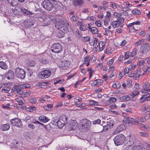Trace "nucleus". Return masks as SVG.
<instances>
[{"label":"nucleus","instance_id":"25","mask_svg":"<svg viewBox=\"0 0 150 150\" xmlns=\"http://www.w3.org/2000/svg\"><path fill=\"white\" fill-rule=\"evenodd\" d=\"M132 118L129 117L125 118L123 120V122L124 123H126L130 124L132 125Z\"/></svg>","mask_w":150,"mask_h":150},{"label":"nucleus","instance_id":"55","mask_svg":"<svg viewBox=\"0 0 150 150\" xmlns=\"http://www.w3.org/2000/svg\"><path fill=\"white\" fill-rule=\"evenodd\" d=\"M40 62L43 64H46L48 63V61L46 59L44 58L40 59Z\"/></svg>","mask_w":150,"mask_h":150},{"label":"nucleus","instance_id":"38","mask_svg":"<svg viewBox=\"0 0 150 150\" xmlns=\"http://www.w3.org/2000/svg\"><path fill=\"white\" fill-rule=\"evenodd\" d=\"M28 65L29 66H30L31 67L35 66V61L33 60H30V61L28 60Z\"/></svg>","mask_w":150,"mask_h":150},{"label":"nucleus","instance_id":"57","mask_svg":"<svg viewBox=\"0 0 150 150\" xmlns=\"http://www.w3.org/2000/svg\"><path fill=\"white\" fill-rule=\"evenodd\" d=\"M110 21V19H107L105 18V19L104 21V25H107L108 24L109 22Z\"/></svg>","mask_w":150,"mask_h":150},{"label":"nucleus","instance_id":"43","mask_svg":"<svg viewBox=\"0 0 150 150\" xmlns=\"http://www.w3.org/2000/svg\"><path fill=\"white\" fill-rule=\"evenodd\" d=\"M89 104L91 105H98L99 103L96 101L93 100H91L89 102Z\"/></svg>","mask_w":150,"mask_h":150},{"label":"nucleus","instance_id":"50","mask_svg":"<svg viewBox=\"0 0 150 150\" xmlns=\"http://www.w3.org/2000/svg\"><path fill=\"white\" fill-rule=\"evenodd\" d=\"M110 7L113 8L115 9L117 8V7L116 4L114 2H111L110 3Z\"/></svg>","mask_w":150,"mask_h":150},{"label":"nucleus","instance_id":"63","mask_svg":"<svg viewBox=\"0 0 150 150\" xmlns=\"http://www.w3.org/2000/svg\"><path fill=\"white\" fill-rule=\"evenodd\" d=\"M121 15V14L120 13H118L117 12H115L114 13V16L116 18H117L118 17H120Z\"/></svg>","mask_w":150,"mask_h":150},{"label":"nucleus","instance_id":"26","mask_svg":"<svg viewBox=\"0 0 150 150\" xmlns=\"http://www.w3.org/2000/svg\"><path fill=\"white\" fill-rule=\"evenodd\" d=\"M105 43L104 42L101 41L99 42L98 44L99 51H102L104 49L105 45Z\"/></svg>","mask_w":150,"mask_h":150},{"label":"nucleus","instance_id":"28","mask_svg":"<svg viewBox=\"0 0 150 150\" xmlns=\"http://www.w3.org/2000/svg\"><path fill=\"white\" fill-rule=\"evenodd\" d=\"M130 96L128 95L124 96L120 98V99L122 101H127L130 100Z\"/></svg>","mask_w":150,"mask_h":150},{"label":"nucleus","instance_id":"24","mask_svg":"<svg viewBox=\"0 0 150 150\" xmlns=\"http://www.w3.org/2000/svg\"><path fill=\"white\" fill-rule=\"evenodd\" d=\"M38 119L41 122H46L49 120L47 117L43 115L39 117Z\"/></svg>","mask_w":150,"mask_h":150},{"label":"nucleus","instance_id":"5","mask_svg":"<svg viewBox=\"0 0 150 150\" xmlns=\"http://www.w3.org/2000/svg\"><path fill=\"white\" fill-rule=\"evenodd\" d=\"M30 85L29 84H18L15 87V89L17 93L19 94L22 95L24 93L23 89L24 88H29Z\"/></svg>","mask_w":150,"mask_h":150},{"label":"nucleus","instance_id":"56","mask_svg":"<svg viewBox=\"0 0 150 150\" xmlns=\"http://www.w3.org/2000/svg\"><path fill=\"white\" fill-rule=\"evenodd\" d=\"M103 66V64L102 63H99L97 65L96 67V68L98 70H99L101 69Z\"/></svg>","mask_w":150,"mask_h":150},{"label":"nucleus","instance_id":"2","mask_svg":"<svg viewBox=\"0 0 150 150\" xmlns=\"http://www.w3.org/2000/svg\"><path fill=\"white\" fill-rule=\"evenodd\" d=\"M44 20L43 23V26H47L50 25L51 23H54L55 22V20L53 16L46 15L43 18Z\"/></svg>","mask_w":150,"mask_h":150},{"label":"nucleus","instance_id":"22","mask_svg":"<svg viewBox=\"0 0 150 150\" xmlns=\"http://www.w3.org/2000/svg\"><path fill=\"white\" fill-rule=\"evenodd\" d=\"M93 83L95 85L99 86L102 85L103 81L101 79H96L93 81Z\"/></svg>","mask_w":150,"mask_h":150},{"label":"nucleus","instance_id":"31","mask_svg":"<svg viewBox=\"0 0 150 150\" xmlns=\"http://www.w3.org/2000/svg\"><path fill=\"white\" fill-rule=\"evenodd\" d=\"M138 123V126H140L141 125V123L145 122L146 120V119L144 117H140L137 118Z\"/></svg>","mask_w":150,"mask_h":150},{"label":"nucleus","instance_id":"11","mask_svg":"<svg viewBox=\"0 0 150 150\" xmlns=\"http://www.w3.org/2000/svg\"><path fill=\"white\" fill-rule=\"evenodd\" d=\"M136 138L134 136H130L125 141V144L126 146H132L136 141Z\"/></svg>","mask_w":150,"mask_h":150},{"label":"nucleus","instance_id":"53","mask_svg":"<svg viewBox=\"0 0 150 150\" xmlns=\"http://www.w3.org/2000/svg\"><path fill=\"white\" fill-rule=\"evenodd\" d=\"M78 18L76 16H73L71 18V21L76 22L77 21Z\"/></svg>","mask_w":150,"mask_h":150},{"label":"nucleus","instance_id":"49","mask_svg":"<svg viewBox=\"0 0 150 150\" xmlns=\"http://www.w3.org/2000/svg\"><path fill=\"white\" fill-rule=\"evenodd\" d=\"M112 51L111 50V49L110 47H108L107 48L105 51V53L108 54H109L112 52Z\"/></svg>","mask_w":150,"mask_h":150},{"label":"nucleus","instance_id":"47","mask_svg":"<svg viewBox=\"0 0 150 150\" xmlns=\"http://www.w3.org/2000/svg\"><path fill=\"white\" fill-rule=\"evenodd\" d=\"M28 22L27 21H25L24 22V24L25 25V26L27 28L29 27H30L31 26L33 25V24L32 23H30V22H29V24L28 25L27 24V23H28Z\"/></svg>","mask_w":150,"mask_h":150},{"label":"nucleus","instance_id":"33","mask_svg":"<svg viewBox=\"0 0 150 150\" xmlns=\"http://www.w3.org/2000/svg\"><path fill=\"white\" fill-rule=\"evenodd\" d=\"M88 28L89 30L91 32L93 33H98V30L96 28L93 27L91 28L89 26Z\"/></svg>","mask_w":150,"mask_h":150},{"label":"nucleus","instance_id":"37","mask_svg":"<svg viewBox=\"0 0 150 150\" xmlns=\"http://www.w3.org/2000/svg\"><path fill=\"white\" fill-rule=\"evenodd\" d=\"M99 42H98V40L96 38H95L93 44L95 48H97L98 47V44Z\"/></svg>","mask_w":150,"mask_h":150},{"label":"nucleus","instance_id":"51","mask_svg":"<svg viewBox=\"0 0 150 150\" xmlns=\"http://www.w3.org/2000/svg\"><path fill=\"white\" fill-rule=\"evenodd\" d=\"M132 12L134 14L139 15L141 13V12L138 10H134L132 11Z\"/></svg>","mask_w":150,"mask_h":150},{"label":"nucleus","instance_id":"20","mask_svg":"<svg viewBox=\"0 0 150 150\" xmlns=\"http://www.w3.org/2000/svg\"><path fill=\"white\" fill-rule=\"evenodd\" d=\"M59 120L61 121L62 123H63L65 125L67 120V116L65 115H62L60 117Z\"/></svg>","mask_w":150,"mask_h":150},{"label":"nucleus","instance_id":"32","mask_svg":"<svg viewBox=\"0 0 150 150\" xmlns=\"http://www.w3.org/2000/svg\"><path fill=\"white\" fill-rule=\"evenodd\" d=\"M16 100L18 103L19 105H23L24 101V100L23 98H16Z\"/></svg>","mask_w":150,"mask_h":150},{"label":"nucleus","instance_id":"13","mask_svg":"<svg viewBox=\"0 0 150 150\" xmlns=\"http://www.w3.org/2000/svg\"><path fill=\"white\" fill-rule=\"evenodd\" d=\"M78 124L76 120H72L71 121L70 123L69 124L68 127L69 130H74L77 128Z\"/></svg>","mask_w":150,"mask_h":150},{"label":"nucleus","instance_id":"30","mask_svg":"<svg viewBox=\"0 0 150 150\" xmlns=\"http://www.w3.org/2000/svg\"><path fill=\"white\" fill-rule=\"evenodd\" d=\"M132 146V150H143L141 146V144L138 143L135 146Z\"/></svg>","mask_w":150,"mask_h":150},{"label":"nucleus","instance_id":"1","mask_svg":"<svg viewBox=\"0 0 150 150\" xmlns=\"http://www.w3.org/2000/svg\"><path fill=\"white\" fill-rule=\"evenodd\" d=\"M81 126L80 129L82 132H86L89 130L91 126V122L86 119L81 120L79 124Z\"/></svg>","mask_w":150,"mask_h":150},{"label":"nucleus","instance_id":"48","mask_svg":"<svg viewBox=\"0 0 150 150\" xmlns=\"http://www.w3.org/2000/svg\"><path fill=\"white\" fill-rule=\"evenodd\" d=\"M139 92L138 91L137 92H132L131 93L129 94V96H132L133 97H134L135 96H136L137 95L139 94Z\"/></svg>","mask_w":150,"mask_h":150},{"label":"nucleus","instance_id":"14","mask_svg":"<svg viewBox=\"0 0 150 150\" xmlns=\"http://www.w3.org/2000/svg\"><path fill=\"white\" fill-rule=\"evenodd\" d=\"M41 78L42 79L47 78L51 75L50 71L49 70H45L40 72Z\"/></svg>","mask_w":150,"mask_h":150},{"label":"nucleus","instance_id":"54","mask_svg":"<svg viewBox=\"0 0 150 150\" xmlns=\"http://www.w3.org/2000/svg\"><path fill=\"white\" fill-rule=\"evenodd\" d=\"M111 17V14L110 12L107 11V12L105 18L107 19H109L110 20V18Z\"/></svg>","mask_w":150,"mask_h":150},{"label":"nucleus","instance_id":"18","mask_svg":"<svg viewBox=\"0 0 150 150\" xmlns=\"http://www.w3.org/2000/svg\"><path fill=\"white\" fill-rule=\"evenodd\" d=\"M100 129L99 130L98 132L103 131L104 132L105 130H108L111 128L110 125H106L103 126V128L101 126H100Z\"/></svg>","mask_w":150,"mask_h":150},{"label":"nucleus","instance_id":"46","mask_svg":"<svg viewBox=\"0 0 150 150\" xmlns=\"http://www.w3.org/2000/svg\"><path fill=\"white\" fill-rule=\"evenodd\" d=\"M140 135L142 137H149L148 134L147 133L140 132Z\"/></svg>","mask_w":150,"mask_h":150},{"label":"nucleus","instance_id":"52","mask_svg":"<svg viewBox=\"0 0 150 150\" xmlns=\"http://www.w3.org/2000/svg\"><path fill=\"white\" fill-rule=\"evenodd\" d=\"M140 23V22L139 21H137L135 22H133L132 23H130L129 25V26H132L134 25H139Z\"/></svg>","mask_w":150,"mask_h":150},{"label":"nucleus","instance_id":"45","mask_svg":"<svg viewBox=\"0 0 150 150\" xmlns=\"http://www.w3.org/2000/svg\"><path fill=\"white\" fill-rule=\"evenodd\" d=\"M117 21L118 22H119L120 25L121 23H123L124 21V18L121 17H118Z\"/></svg>","mask_w":150,"mask_h":150},{"label":"nucleus","instance_id":"41","mask_svg":"<svg viewBox=\"0 0 150 150\" xmlns=\"http://www.w3.org/2000/svg\"><path fill=\"white\" fill-rule=\"evenodd\" d=\"M133 124L134 125H138V119L137 118H132V124Z\"/></svg>","mask_w":150,"mask_h":150},{"label":"nucleus","instance_id":"9","mask_svg":"<svg viewBox=\"0 0 150 150\" xmlns=\"http://www.w3.org/2000/svg\"><path fill=\"white\" fill-rule=\"evenodd\" d=\"M69 64V61L67 60H64L59 62V66L60 69L63 70H65L68 68Z\"/></svg>","mask_w":150,"mask_h":150},{"label":"nucleus","instance_id":"34","mask_svg":"<svg viewBox=\"0 0 150 150\" xmlns=\"http://www.w3.org/2000/svg\"><path fill=\"white\" fill-rule=\"evenodd\" d=\"M142 129L146 131H148L150 130V127L148 125H142Z\"/></svg>","mask_w":150,"mask_h":150},{"label":"nucleus","instance_id":"7","mask_svg":"<svg viewBox=\"0 0 150 150\" xmlns=\"http://www.w3.org/2000/svg\"><path fill=\"white\" fill-rule=\"evenodd\" d=\"M15 74L16 76L18 78L23 79L25 78V70L19 67L17 68L16 69Z\"/></svg>","mask_w":150,"mask_h":150},{"label":"nucleus","instance_id":"29","mask_svg":"<svg viewBox=\"0 0 150 150\" xmlns=\"http://www.w3.org/2000/svg\"><path fill=\"white\" fill-rule=\"evenodd\" d=\"M110 25L114 29L115 28L118 27L120 25L119 24V22H118L117 20L113 21L111 23Z\"/></svg>","mask_w":150,"mask_h":150},{"label":"nucleus","instance_id":"27","mask_svg":"<svg viewBox=\"0 0 150 150\" xmlns=\"http://www.w3.org/2000/svg\"><path fill=\"white\" fill-rule=\"evenodd\" d=\"M56 120H55L54 122H53V124H55V123L56 122L57 126L59 128H62L65 125L63 123H62L61 121H60L59 120H57L56 122Z\"/></svg>","mask_w":150,"mask_h":150},{"label":"nucleus","instance_id":"40","mask_svg":"<svg viewBox=\"0 0 150 150\" xmlns=\"http://www.w3.org/2000/svg\"><path fill=\"white\" fill-rule=\"evenodd\" d=\"M121 85L118 82H116L115 84L113 85V87L114 88H116L117 89H118L121 87Z\"/></svg>","mask_w":150,"mask_h":150},{"label":"nucleus","instance_id":"10","mask_svg":"<svg viewBox=\"0 0 150 150\" xmlns=\"http://www.w3.org/2000/svg\"><path fill=\"white\" fill-rule=\"evenodd\" d=\"M52 2L51 1H44L42 4V5L43 7L48 11L51 10L53 8V5L52 4Z\"/></svg>","mask_w":150,"mask_h":150},{"label":"nucleus","instance_id":"15","mask_svg":"<svg viewBox=\"0 0 150 150\" xmlns=\"http://www.w3.org/2000/svg\"><path fill=\"white\" fill-rule=\"evenodd\" d=\"M143 89L142 90V92L146 93L148 91H150V84L148 82L145 83L142 85Z\"/></svg>","mask_w":150,"mask_h":150},{"label":"nucleus","instance_id":"17","mask_svg":"<svg viewBox=\"0 0 150 150\" xmlns=\"http://www.w3.org/2000/svg\"><path fill=\"white\" fill-rule=\"evenodd\" d=\"M8 79H12L14 77V74L13 71L9 70L6 75Z\"/></svg>","mask_w":150,"mask_h":150},{"label":"nucleus","instance_id":"42","mask_svg":"<svg viewBox=\"0 0 150 150\" xmlns=\"http://www.w3.org/2000/svg\"><path fill=\"white\" fill-rule=\"evenodd\" d=\"M81 39L84 42H86L90 40V38L89 36L83 37L81 38Z\"/></svg>","mask_w":150,"mask_h":150},{"label":"nucleus","instance_id":"60","mask_svg":"<svg viewBox=\"0 0 150 150\" xmlns=\"http://www.w3.org/2000/svg\"><path fill=\"white\" fill-rule=\"evenodd\" d=\"M62 21H64L65 22L64 24V26L65 28H67L69 26V24L68 21L66 20Z\"/></svg>","mask_w":150,"mask_h":150},{"label":"nucleus","instance_id":"36","mask_svg":"<svg viewBox=\"0 0 150 150\" xmlns=\"http://www.w3.org/2000/svg\"><path fill=\"white\" fill-rule=\"evenodd\" d=\"M132 80L131 79H127L126 81V86L128 87H130L132 86Z\"/></svg>","mask_w":150,"mask_h":150},{"label":"nucleus","instance_id":"61","mask_svg":"<svg viewBox=\"0 0 150 150\" xmlns=\"http://www.w3.org/2000/svg\"><path fill=\"white\" fill-rule=\"evenodd\" d=\"M150 71V68H148V67L144 71L143 73V75H145L146 74H148Z\"/></svg>","mask_w":150,"mask_h":150},{"label":"nucleus","instance_id":"23","mask_svg":"<svg viewBox=\"0 0 150 150\" xmlns=\"http://www.w3.org/2000/svg\"><path fill=\"white\" fill-rule=\"evenodd\" d=\"M125 129V125L123 124H121L117 127L116 129L115 130L114 132L119 133Z\"/></svg>","mask_w":150,"mask_h":150},{"label":"nucleus","instance_id":"35","mask_svg":"<svg viewBox=\"0 0 150 150\" xmlns=\"http://www.w3.org/2000/svg\"><path fill=\"white\" fill-rule=\"evenodd\" d=\"M0 67L3 69H7V66L5 63L3 62H0Z\"/></svg>","mask_w":150,"mask_h":150},{"label":"nucleus","instance_id":"62","mask_svg":"<svg viewBox=\"0 0 150 150\" xmlns=\"http://www.w3.org/2000/svg\"><path fill=\"white\" fill-rule=\"evenodd\" d=\"M116 99L114 97L110 98L109 100V101L110 102L114 103V102H116Z\"/></svg>","mask_w":150,"mask_h":150},{"label":"nucleus","instance_id":"8","mask_svg":"<svg viewBox=\"0 0 150 150\" xmlns=\"http://www.w3.org/2000/svg\"><path fill=\"white\" fill-rule=\"evenodd\" d=\"M64 21H61L59 22H57L55 25L56 27L61 31L65 33L67 32L68 30L67 28H65L64 26Z\"/></svg>","mask_w":150,"mask_h":150},{"label":"nucleus","instance_id":"16","mask_svg":"<svg viewBox=\"0 0 150 150\" xmlns=\"http://www.w3.org/2000/svg\"><path fill=\"white\" fill-rule=\"evenodd\" d=\"M140 100H142L141 103L143 102L144 101L149 100H150V93H147L146 95H143L141 98Z\"/></svg>","mask_w":150,"mask_h":150},{"label":"nucleus","instance_id":"19","mask_svg":"<svg viewBox=\"0 0 150 150\" xmlns=\"http://www.w3.org/2000/svg\"><path fill=\"white\" fill-rule=\"evenodd\" d=\"M90 59V57H84L83 59L84 63L80 66V67L86 64V66H88L89 64V62Z\"/></svg>","mask_w":150,"mask_h":150},{"label":"nucleus","instance_id":"4","mask_svg":"<svg viewBox=\"0 0 150 150\" xmlns=\"http://www.w3.org/2000/svg\"><path fill=\"white\" fill-rule=\"evenodd\" d=\"M125 139V137L123 135L120 134L116 136L113 139L115 145L119 146L123 143Z\"/></svg>","mask_w":150,"mask_h":150},{"label":"nucleus","instance_id":"58","mask_svg":"<svg viewBox=\"0 0 150 150\" xmlns=\"http://www.w3.org/2000/svg\"><path fill=\"white\" fill-rule=\"evenodd\" d=\"M76 105L78 107H84L85 105V104L83 103H76Z\"/></svg>","mask_w":150,"mask_h":150},{"label":"nucleus","instance_id":"21","mask_svg":"<svg viewBox=\"0 0 150 150\" xmlns=\"http://www.w3.org/2000/svg\"><path fill=\"white\" fill-rule=\"evenodd\" d=\"M10 128V125L7 123L2 125L1 126V129L3 131H5L8 130Z\"/></svg>","mask_w":150,"mask_h":150},{"label":"nucleus","instance_id":"6","mask_svg":"<svg viewBox=\"0 0 150 150\" xmlns=\"http://www.w3.org/2000/svg\"><path fill=\"white\" fill-rule=\"evenodd\" d=\"M149 45L148 43H146L143 44L140 49L138 53L140 54H142L143 55H146V54L148 52L149 50Z\"/></svg>","mask_w":150,"mask_h":150},{"label":"nucleus","instance_id":"39","mask_svg":"<svg viewBox=\"0 0 150 150\" xmlns=\"http://www.w3.org/2000/svg\"><path fill=\"white\" fill-rule=\"evenodd\" d=\"M88 71H89L90 75L89 78H90L91 77L93 74L94 72V70L92 68L89 67L88 69Z\"/></svg>","mask_w":150,"mask_h":150},{"label":"nucleus","instance_id":"3","mask_svg":"<svg viewBox=\"0 0 150 150\" xmlns=\"http://www.w3.org/2000/svg\"><path fill=\"white\" fill-rule=\"evenodd\" d=\"M62 50V45L59 43H55L52 44L51 46V49L50 50V52L53 55H56V54H54L52 53L57 54L59 52Z\"/></svg>","mask_w":150,"mask_h":150},{"label":"nucleus","instance_id":"59","mask_svg":"<svg viewBox=\"0 0 150 150\" xmlns=\"http://www.w3.org/2000/svg\"><path fill=\"white\" fill-rule=\"evenodd\" d=\"M144 41V39H141V40H139L137 42L135 43V45H140Z\"/></svg>","mask_w":150,"mask_h":150},{"label":"nucleus","instance_id":"44","mask_svg":"<svg viewBox=\"0 0 150 150\" xmlns=\"http://www.w3.org/2000/svg\"><path fill=\"white\" fill-rule=\"evenodd\" d=\"M137 49L135 48L134 49L132 52H130V56H134L136 55L137 53Z\"/></svg>","mask_w":150,"mask_h":150},{"label":"nucleus","instance_id":"12","mask_svg":"<svg viewBox=\"0 0 150 150\" xmlns=\"http://www.w3.org/2000/svg\"><path fill=\"white\" fill-rule=\"evenodd\" d=\"M11 124L13 126H16L18 127H21L23 126V124L20 119L17 118L11 120Z\"/></svg>","mask_w":150,"mask_h":150},{"label":"nucleus","instance_id":"64","mask_svg":"<svg viewBox=\"0 0 150 150\" xmlns=\"http://www.w3.org/2000/svg\"><path fill=\"white\" fill-rule=\"evenodd\" d=\"M96 24L98 27H100L101 26V22L100 21H97L95 22Z\"/></svg>","mask_w":150,"mask_h":150}]
</instances>
